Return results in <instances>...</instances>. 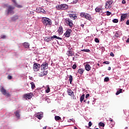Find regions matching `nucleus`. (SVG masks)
I'll return each mask as SVG.
<instances>
[{
    "label": "nucleus",
    "mask_w": 129,
    "mask_h": 129,
    "mask_svg": "<svg viewBox=\"0 0 129 129\" xmlns=\"http://www.w3.org/2000/svg\"><path fill=\"white\" fill-rule=\"evenodd\" d=\"M80 17L81 18H84L86 20H88V21H91L92 20V17H91V15L90 14L85 13V12H82L80 13Z\"/></svg>",
    "instance_id": "nucleus-1"
},
{
    "label": "nucleus",
    "mask_w": 129,
    "mask_h": 129,
    "mask_svg": "<svg viewBox=\"0 0 129 129\" xmlns=\"http://www.w3.org/2000/svg\"><path fill=\"white\" fill-rule=\"evenodd\" d=\"M56 8L58 11H61V10L63 11L65 10H68V9L69 8V7L67 4H61L59 5H57L56 6Z\"/></svg>",
    "instance_id": "nucleus-2"
},
{
    "label": "nucleus",
    "mask_w": 129,
    "mask_h": 129,
    "mask_svg": "<svg viewBox=\"0 0 129 129\" xmlns=\"http://www.w3.org/2000/svg\"><path fill=\"white\" fill-rule=\"evenodd\" d=\"M54 39H57V40H62V38L58 37L56 35H53L51 37H45L44 38V41L47 43H48V42H50L51 40H54Z\"/></svg>",
    "instance_id": "nucleus-3"
},
{
    "label": "nucleus",
    "mask_w": 129,
    "mask_h": 129,
    "mask_svg": "<svg viewBox=\"0 0 129 129\" xmlns=\"http://www.w3.org/2000/svg\"><path fill=\"white\" fill-rule=\"evenodd\" d=\"M42 22L44 25H45V26H47V25H52V20L48 18L43 17L42 19Z\"/></svg>",
    "instance_id": "nucleus-4"
},
{
    "label": "nucleus",
    "mask_w": 129,
    "mask_h": 129,
    "mask_svg": "<svg viewBox=\"0 0 129 129\" xmlns=\"http://www.w3.org/2000/svg\"><path fill=\"white\" fill-rule=\"evenodd\" d=\"M14 10H15V7L10 5L8 7V9L6 11V12L7 13L8 15L10 14H15V12H14Z\"/></svg>",
    "instance_id": "nucleus-5"
},
{
    "label": "nucleus",
    "mask_w": 129,
    "mask_h": 129,
    "mask_svg": "<svg viewBox=\"0 0 129 129\" xmlns=\"http://www.w3.org/2000/svg\"><path fill=\"white\" fill-rule=\"evenodd\" d=\"M33 97V93H28L27 94H25L23 96V100H29V99H31Z\"/></svg>",
    "instance_id": "nucleus-6"
},
{
    "label": "nucleus",
    "mask_w": 129,
    "mask_h": 129,
    "mask_svg": "<svg viewBox=\"0 0 129 129\" xmlns=\"http://www.w3.org/2000/svg\"><path fill=\"white\" fill-rule=\"evenodd\" d=\"M66 22V25L67 26H69L70 28H72L73 27V21L72 20H70L69 18H66L65 19Z\"/></svg>",
    "instance_id": "nucleus-7"
},
{
    "label": "nucleus",
    "mask_w": 129,
    "mask_h": 129,
    "mask_svg": "<svg viewBox=\"0 0 129 129\" xmlns=\"http://www.w3.org/2000/svg\"><path fill=\"white\" fill-rule=\"evenodd\" d=\"M1 92H2V94L3 95H5V96H7V97H10L11 96V94L9 93H7V90L5 89V88L4 87H1Z\"/></svg>",
    "instance_id": "nucleus-8"
},
{
    "label": "nucleus",
    "mask_w": 129,
    "mask_h": 129,
    "mask_svg": "<svg viewBox=\"0 0 129 129\" xmlns=\"http://www.w3.org/2000/svg\"><path fill=\"white\" fill-rule=\"evenodd\" d=\"M40 68H41V65L40 64L37 63H34L33 64V69L34 71H39Z\"/></svg>",
    "instance_id": "nucleus-9"
},
{
    "label": "nucleus",
    "mask_w": 129,
    "mask_h": 129,
    "mask_svg": "<svg viewBox=\"0 0 129 129\" xmlns=\"http://www.w3.org/2000/svg\"><path fill=\"white\" fill-rule=\"evenodd\" d=\"M35 116L37 117L38 119H42L44 117V113L43 112H38L35 113Z\"/></svg>",
    "instance_id": "nucleus-10"
},
{
    "label": "nucleus",
    "mask_w": 129,
    "mask_h": 129,
    "mask_svg": "<svg viewBox=\"0 0 129 129\" xmlns=\"http://www.w3.org/2000/svg\"><path fill=\"white\" fill-rule=\"evenodd\" d=\"M71 33H72V30L70 29H68L67 30L66 33H64V36H65L66 38H69L70 35H71Z\"/></svg>",
    "instance_id": "nucleus-11"
},
{
    "label": "nucleus",
    "mask_w": 129,
    "mask_h": 129,
    "mask_svg": "<svg viewBox=\"0 0 129 129\" xmlns=\"http://www.w3.org/2000/svg\"><path fill=\"white\" fill-rule=\"evenodd\" d=\"M41 70H46V69H48V63L44 62L41 66Z\"/></svg>",
    "instance_id": "nucleus-12"
},
{
    "label": "nucleus",
    "mask_w": 129,
    "mask_h": 129,
    "mask_svg": "<svg viewBox=\"0 0 129 129\" xmlns=\"http://www.w3.org/2000/svg\"><path fill=\"white\" fill-rule=\"evenodd\" d=\"M12 2L14 4V7H16V8H18V9H22L23 8L22 5L18 4L17 0H12Z\"/></svg>",
    "instance_id": "nucleus-13"
},
{
    "label": "nucleus",
    "mask_w": 129,
    "mask_h": 129,
    "mask_svg": "<svg viewBox=\"0 0 129 129\" xmlns=\"http://www.w3.org/2000/svg\"><path fill=\"white\" fill-rule=\"evenodd\" d=\"M117 38H120V32L116 31L114 34V36H113V39L116 40Z\"/></svg>",
    "instance_id": "nucleus-14"
},
{
    "label": "nucleus",
    "mask_w": 129,
    "mask_h": 129,
    "mask_svg": "<svg viewBox=\"0 0 129 129\" xmlns=\"http://www.w3.org/2000/svg\"><path fill=\"white\" fill-rule=\"evenodd\" d=\"M126 17H127V14L125 13L124 14H122L121 16L120 21L121 22H123L125 19H126Z\"/></svg>",
    "instance_id": "nucleus-15"
},
{
    "label": "nucleus",
    "mask_w": 129,
    "mask_h": 129,
    "mask_svg": "<svg viewBox=\"0 0 129 129\" xmlns=\"http://www.w3.org/2000/svg\"><path fill=\"white\" fill-rule=\"evenodd\" d=\"M11 20L12 22H16L18 19H19V16L18 15H14L12 17H11Z\"/></svg>",
    "instance_id": "nucleus-16"
},
{
    "label": "nucleus",
    "mask_w": 129,
    "mask_h": 129,
    "mask_svg": "<svg viewBox=\"0 0 129 129\" xmlns=\"http://www.w3.org/2000/svg\"><path fill=\"white\" fill-rule=\"evenodd\" d=\"M68 16L72 19V20H76L77 19V16L76 14H68Z\"/></svg>",
    "instance_id": "nucleus-17"
},
{
    "label": "nucleus",
    "mask_w": 129,
    "mask_h": 129,
    "mask_svg": "<svg viewBox=\"0 0 129 129\" xmlns=\"http://www.w3.org/2000/svg\"><path fill=\"white\" fill-rule=\"evenodd\" d=\"M67 55L68 56H74V51L72 50L71 49H70V50L68 51L67 52Z\"/></svg>",
    "instance_id": "nucleus-18"
},
{
    "label": "nucleus",
    "mask_w": 129,
    "mask_h": 129,
    "mask_svg": "<svg viewBox=\"0 0 129 129\" xmlns=\"http://www.w3.org/2000/svg\"><path fill=\"white\" fill-rule=\"evenodd\" d=\"M47 74H48V71H44L39 73V76L40 77H43V76H45V75H47Z\"/></svg>",
    "instance_id": "nucleus-19"
},
{
    "label": "nucleus",
    "mask_w": 129,
    "mask_h": 129,
    "mask_svg": "<svg viewBox=\"0 0 129 129\" xmlns=\"http://www.w3.org/2000/svg\"><path fill=\"white\" fill-rule=\"evenodd\" d=\"M85 68L86 71H90V70H91V67H90L89 64H86L85 65Z\"/></svg>",
    "instance_id": "nucleus-20"
},
{
    "label": "nucleus",
    "mask_w": 129,
    "mask_h": 129,
    "mask_svg": "<svg viewBox=\"0 0 129 129\" xmlns=\"http://www.w3.org/2000/svg\"><path fill=\"white\" fill-rule=\"evenodd\" d=\"M84 72V69H79L78 70V73H79V74H80L81 75H82Z\"/></svg>",
    "instance_id": "nucleus-21"
},
{
    "label": "nucleus",
    "mask_w": 129,
    "mask_h": 129,
    "mask_svg": "<svg viewBox=\"0 0 129 129\" xmlns=\"http://www.w3.org/2000/svg\"><path fill=\"white\" fill-rule=\"evenodd\" d=\"M57 31L59 34H63V27L62 26H60Z\"/></svg>",
    "instance_id": "nucleus-22"
},
{
    "label": "nucleus",
    "mask_w": 129,
    "mask_h": 129,
    "mask_svg": "<svg viewBox=\"0 0 129 129\" xmlns=\"http://www.w3.org/2000/svg\"><path fill=\"white\" fill-rule=\"evenodd\" d=\"M23 46H24V48H29L30 44L28 42H24L23 43Z\"/></svg>",
    "instance_id": "nucleus-23"
},
{
    "label": "nucleus",
    "mask_w": 129,
    "mask_h": 129,
    "mask_svg": "<svg viewBox=\"0 0 129 129\" xmlns=\"http://www.w3.org/2000/svg\"><path fill=\"white\" fill-rule=\"evenodd\" d=\"M95 11L96 13H100V12H101L102 10H101V9H100L98 7H97L96 8H95Z\"/></svg>",
    "instance_id": "nucleus-24"
},
{
    "label": "nucleus",
    "mask_w": 129,
    "mask_h": 129,
    "mask_svg": "<svg viewBox=\"0 0 129 129\" xmlns=\"http://www.w3.org/2000/svg\"><path fill=\"white\" fill-rule=\"evenodd\" d=\"M69 81L70 84H72V81H73V77L72 75H70L69 76Z\"/></svg>",
    "instance_id": "nucleus-25"
},
{
    "label": "nucleus",
    "mask_w": 129,
    "mask_h": 129,
    "mask_svg": "<svg viewBox=\"0 0 129 129\" xmlns=\"http://www.w3.org/2000/svg\"><path fill=\"white\" fill-rule=\"evenodd\" d=\"M84 98H85V95L83 94L80 97V102H82L84 100Z\"/></svg>",
    "instance_id": "nucleus-26"
},
{
    "label": "nucleus",
    "mask_w": 129,
    "mask_h": 129,
    "mask_svg": "<svg viewBox=\"0 0 129 129\" xmlns=\"http://www.w3.org/2000/svg\"><path fill=\"white\" fill-rule=\"evenodd\" d=\"M15 115L17 118H20V112L19 111H16L15 112Z\"/></svg>",
    "instance_id": "nucleus-27"
},
{
    "label": "nucleus",
    "mask_w": 129,
    "mask_h": 129,
    "mask_svg": "<svg viewBox=\"0 0 129 129\" xmlns=\"http://www.w3.org/2000/svg\"><path fill=\"white\" fill-rule=\"evenodd\" d=\"M121 92H122V89H119V90L117 91V92L115 93V94L116 95H118V94H120V93H121Z\"/></svg>",
    "instance_id": "nucleus-28"
},
{
    "label": "nucleus",
    "mask_w": 129,
    "mask_h": 129,
    "mask_svg": "<svg viewBox=\"0 0 129 129\" xmlns=\"http://www.w3.org/2000/svg\"><path fill=\"white\" fill-rule=\"evenodd\" d=\"M68 93L69 94V95H72L74 93L73 91L71 90H68Z\"/></svg>",
    "instance_id": "nucleus-29"
},
{
    "label": "nucleus",
    "mask_w": 129,
    "mask_h": 129,
    "mask_svg": "<svg viewBox=\"0 0 129 129\" xmlns=\"http://www.w3.org/2000/svg\"><path fill=\"white\" fill-rule=\"evenodd\" d=\"M105 7L106 9H110V8H111V7L109 5L107 2L105 3Z\"/></svg>",
    "instance_id": "nucleus-30"
},
{
    "label": "nucleus",
    "mask_w": 129,
    "mask_h": 129,
    "mask_svg": "<svg viewBox=\"0 0 129 129\" xmlns=\"http://www.w3.org/2000/svg\"><path fill=\"white\" fill-rule=\"evenodd\" d=\"M81 51H82L83 52H86V53H89V52H90V50L89 49H82Z\"/></svg>",
    "instance_id": "nucleus-31"
},
{
    "label": "nucleus",
    "mask_w": 129,
    "mask_h": 129,
    "mask_svg": "<svg viewBox=\"0 0 129 129\" xmlns=\"http://www.w3.org/2000/svg\"><path fill=\"white\" fill-rule=\"evenodd\" d=\"M105 125V124H104V123H103L102 122H100L99 123V126H102V127H104Z\"/></svg>",
    "instance_id": "nucleus-32"
},
{
    "label": "nucleus",
    "mask_w": 129,
    "mask_h": 129,
    "mask_svg": "<svg viewBox=\"0 0 129 129\" xmlns=\"http://www.w3.org/2000/svg\"><path fill=\"white\" fill-rule=\"evenodd\" d=\"M40 12L41 14H46V13H47V12H46V11H45V10L42 9H40Z\"/></svg>",
    "instance_id": "nucleus-33"
},
{
    "label": "nucleus",
    "mask_w": 129,
    "mask_h": 129,
    "mask_svg": "<svg viewBox=\"0 0 129 129\" xmlns=\"http://www.w3.org/2000/svg\"><path fill=\"white\" fill-rule=\"evenodd\" d=\"M54 118L55 120H60V119H61V117L59 116H55Z\"/></svg>",
    "instance_id": "nucleus-34"
},
{
    "label": "nucleus",
    "mask_w": 129,
    "mask_h": 129,
    "mask_svg": "<svg viewBox=\"0 0 129 129\" xmlns=\"http://www.w3.org/2000/svg\"><path fill=\"white\" fill-rule=\"evenodd\" d=\"M104 82H108L109 81V77H106L104 79Z\"/></svg>",
    "instance_id": "nucleus-35"
},
{
    "label": "nucleus",
    "mask_w": 129,
    "mask_h": 129,
    "mask_svg": "<svg viewBox=\"0 0 129 129\" xmlns=\"http://www.w3.org/2000/svg\"><path fill=\"white\" fill-rule=\"evenodd\" d=\"M71 121H73V122H75V120H74L73 118L70 119L68 120V122H71Z\"/></svg>",
    "instance_id": "nucleus-36"
},
{
    "label": "nucleus",
    "mask_w": 129,
    "mask_h": 129,
    "mask_svg": "<svg viewBox=\"0 0 129 129\" xmlns=\"http://www.w3.org/2000/svg\"><path fill=\"white\" fill-rule=\"evenodd\" d=\"M112 22L113 23H118V19H114L112 20Z\"/></svg>",
    "instance_id": "nucleus-37"
},
{
    "label": "nucleus",
    "mask_w": 129,
    "mask_h": 129,
    "mask_svg": "<svg viewBox=\"0 0 129 129\" xmlns=\"http://www.w3.org/2000/svg\"><path fill=\"white\" fill-rule=\"evenodd\" d=\"M45 92L46 93H49L50 92V88L48 87L46 90H45Z\"/></svg>",
    "instance_id": "nucleus-38"
},
{
    "label": "nucleus",
    "mask_w": 129,
    "mask_h": 129,
    "mask_svg": "<svg viewBox=\"0 0 129 129\" xmlns=\"http://www.w3.org/2000/svg\"><path fill=\"white\" fill-rule=\"evenodd\" d=\"M107 3H108V4H109V6L110 7L111 6V5L112 4V1H108L107 2Z\"/></svg>",
    "instance_id": "nucleus-39"
},
{
    "label": "nucleus",
    "mask_w": 129,
    "mask_h": 129,
    "mask_svg": "<svg viewBox=\"0 0 129 129\" xmlns=\"http://www.w3.org/2000/svg\"><path fill=\"white\" fill-rule=\"evenodd\" d=\"M94 41L96 43H99V39L97 38H95Z\"/></svg>",
    "instance_id": "nucleus-40"
},
{
    "label": "nucleus",
    "mask_w": 129,
    "mask_h": 129,
    "mask_svg": "<svg viewBox=\"0 0 129 129\" xmlns=\"http://www.w3.org/2000/svg\"><path fill=\"white\" fill-rule=\"evenodd\" d=\"M77 67V65H76V64H73L72 68L73 69L75 70V69H76Z\"/></svg>",
    "instance_id": "nucleus-41"
},
{
    "label": "nucleus",
    "mask_w": 129,
    "mask_h": 129,
    "mask_svg": "<svg viewBox=\"0 0 129 129\" xmlns=\"http://www.w3.org/2000/svg\"><path fill=\"white\" fill-rule=\"evenodd\" d=\"M41 10V8H37L36 9V13H41V12L40 11Z\"/></svg>",
    "instance_id": "nucleus-42"
},
{
    "label": "nucleus",
    "mask_w": 129,
    "mask_h": 129,
    "mask_svg": "<svg viewBox=\"0 0 129 129\" xmlns=\"http://www.w3.org/2000/svg\"><path fill=\"white\" fill-rule=\"evenodd\" d=\"M79 0H73V2L72 3V4H77V3L78 2Z\"/></svg>",
    "instance_id": "nucleus-43"
},
{
    "label": "nucleus",
    "mask_w": 129,
    "mask_h": 129,
    "mask_svg": "<svg viewBox=\"0 0 129 129\" xmlns=\"http://www.w3.org/2000/svg\"><path fill=\"white\" fill-rule=\"evenodd\" d=\"M106 15H107V16H110V15H111V13L109 11H107Z\"/></svg>",
    "instance_id": "nucleus-44"
},
{
    "label": "nucleus",
    "mask_w": 129,
    "mask_h": 129,
    "mask_svg": "<svg viewBox=\"0 0 129 129\" xmlns=\"http://www.w3.org/2000/svg\"><path fill=\"white\" fill-rule=\"evenodd\" d=\"M110 62L108 61H104L103 63L104 64H106L107 65H108L109 64Z\"/></svg>",
    "instance_id": "nucleus-45"
},
{
    "label": "nucleus",
    "mask_w": 129,
    "mask_h": 129,
    "mask_svg": "<svg viewBox=\"0 0 129 129\" xmlns=\"http://www.w3.org/2000/svg\"><path fill=\"white\" fill-rule=\"evenodd\" d=\"M110 55L111 56V57H114V54H113V52H111L110 53Z\"/></svg>",
    "instance_id": "nucleus-46"
},
{
    "label": "nucleus",
    "mask_w": 129,
    "mask_h": 129,
    "mask_svg": "<svg viewBox=\"0 0 129 129\" xmlns=\"http://www.w3.org/2000/svg\"><path fill=\"white\" fill-rule=\"evenodd\" d=\"M8 79H9V80H11V79H12V78H13V77H12V76L9 75L8 76Z\"/></svg>",
    "instance_id": "nucleus-47"
},
{
    "label": "nucleus",
    "mask_w": 129,
    "mask_h": 129,
    "mask_svg": "<svg viewBox=\"0 0 129 129\" xmlns=\"http://www.w3.org/2000/svg\"><path fill=\"white\" fill-rule=\"evenodd\" d=\"M126 2L125 1V0H122V4L123 5H125V4H126Z\"/></svg>",
    "instance_id": "nucleus-48"
},
{
    "label": "nucleus",
    "mask_w": 129,
    "mask_h": 129,
    "mask_svg": "<svg viewBox=\"0 0 129 129\" xmlns=\"http://www.w3.org/2000/svg\"><path fill=\"white\" fill-rule=\"evenodd\" d=\"M89 96H90V95L89 94H87V95H86L85 98H88Z\"/></svg>",
    "instance_id": "nucleus-49"
},
{
    "label": "nucleus",
    "mask_w": 129,
    "mask_h": 129,
    "mask_svg": "<svg viewBox=\"0 0 129 129\" xmlns=\"http://www.w3.org/2000/svg\"><path fill=\"white\" fill-rule=\"evenodd\" d=\"M91 125H92V123L91 122V121H89V126H91Z\"/></svg>",
    "instance_id": "nucleus-50"
},
{
    "label": "nucleus",
    "mask_w": 129,
    "mask_h": 129,
    "mask_svg": "<svg viewBox=\"0 0 129 129\" xmlns=\"http://www.w3.org/2000/svg\"><path fill=\"white\" fill-rule=\"evenodd\" d=\"M5 38H6V35L1 36V39H5Z\"/></svg>",
    "instance_id": "nucleus-51"
},
{
    "label": "nucleus",
    "mask_w": 129,
    "mask_h": 129,
    "mask_svg": "<svg viewBox=\"0 0 129 129\" xmlns=\"http://www.w3.org/2000/svg\"><path fill=\"white\" fill-rule=\"evenodd\" d=\"M126 25H127L128 26H129V20H127V21L126 22Z\"/></svg>",
    "instance_id": "nucleus-52"
},
{
    "label": "nucleus",
    "mask_w": 129,
    "mask_h": 129,
    "mask_svg": "<svg viewBox=\"0 0 129 129\" xmlns=\"http://www.w3.org/2000/svg\"><path fill=\"white\" fill-rule=\"evenodd\" d=\"M30 84H31V88H32V89H33V82H31L30 83Z\"/></svg>",
    "instance_id": "nucleus-53"
},
{
    "label": "nucleus",
    "mask_w": 129,
    "mask_h": 129,
    "mask_svg": "<svg viewBox=\"0 0 129 129\" xmlns=\"http://www.w3.org/2000/svg\"><path fill=\"white\" fill-rule=\"evenodd\" d=\"M109 120L110 121H111V122H112L113 121V120L112 119H111V118H110Z\"/></svg>",
    "instance_id": "nucleus-54"
},
{
    "label": "nucleus",
    "mask_w": 129,
    "mask_h": 129,
    "mask_svg": "<svg viewBox=\"0 0 129 129\" xmlns=\"http://www.w3.org/2000/svg\"><path fill=\"white\" fill-rule=\"evenodd\" d=\"M39 33V30L36 31V32H33V34H38Z\"/></svg>",
    "instance_id": "nucleus-55"
},
{
    "label": "nucleus",
    "mask_w": 129,
    "mask_h": 129,
    "mask_svg": "<svg viewBox=\"0 0 129 129\" xmlns=\"http://www.w3.org/2000/svg\"><path fill=\"white\" fill-rule=\"evenodd\" d=\"M81 27L83 29L84 28V24H81Z\"/></svg>",
    "instance_id": "nucleus-56"
},
{
    "label": "nucleus",
    "mask_w": 129,
    "mask_h": 129,
    "mask_svg": "<svg viewBox=\"0 0 129 129\" xmlns=\"http://www.w3.org/2000/svg\"><path fill=\"white\" fill-rule=\"evenodd\" d=\"M102 50L103 51H105V48H104V47H102Z\"/></svg>",
    "instance_id": "nucleus-57"
},
{
    "label": "nucleus",
    "mask_w": 129,
    "mask_h": 129,
    "mask_svg": "<svg viewBox=\"0 0 129 129\" xmlns=\"http://www.w3.org/2000/svg\"><path fill=\"white\" fill-rule=\"evenodd\" d=\"M36 86H35V84L33 83V88H35Z\"/></svg>",
    "instance_id": "nucleus-58"
},
{
    "label": "nucleus",
    "mask_w": 129,
    "mask_h": 129,
    "mask_svg": "<svg viewBox=\"0 0 129 129\" xmlns=\"http://www.w3.org/2000/svg\"><path fill=\"white\" fill-rule=\"evenodd\" d=\"M108 70H109V71L111 70V68L110 67H109L108 68Z\"/></svg>",
    "instance_id": "nucleus-59"
},
{
    "label": "nucleus",
    "mask_w": 129,
    "mask_h": 129,
    "mask_svg": "<svg viewBox=\"0 0 129 129\" xmlns=\"http://www.w3.org/2000/svg\"><path fill=\"white\" fill-rule=\"evenodd\" d=\"M126 43H129V38L127 39V40L126 41Z\"/></svg>",
    "instance_id": "nucleus-60"
},
{
    "label": "nucleus",
    "mask_w": 129,
    "mask_h": 129,
    "mask_svg": "<svg viewBox=\"0 0 129 129\" xmlns=\"http://www.w3.org/2000/svg\"><path fill=\"white\" fill-rule=\"evenodd\" d=\"M112 126H113V125H114V124H115V123L114 122H112Z\"/></svg>",
    "instance_id": "nucleus-61"
},
{
    "label": "nucleus",
    "mask_w": 129,
    "mask_h": 129,
    "mask_svg": "<svg viewBox=\"0 0 129 129\" xmlns=\"http://www.w3.org/2000/svg\"><path fill=\"white\" fill-rule=\"evenodd\" d=\"M8 4H5V7H7V8H8V7H9V6H8Z\"/></svg>",
    "instance_id": "nucleus-62"
},
{
    "label": "nucleus",
    "mask_w": 129,
    "mask_h": 129,
    "mask_svg": "<svg viewBox=\"0 0 129 129\" xmlns=\"http://www.w3.org/2000/svg\"><path fill=\"white\" fill-rule=\"evenodd\" d=\"M46 128H47V126H44L43 127V129H46Z\"/></svg>",
    "instance_id": "nucleus-63"
},
{
    "label": "nucleus",
    "mask_w": 129,
    "mask_h": 129,
    "mask_svg": "<svg viewBox=\"0 0 129 129\" xmlns=\"http://www.w3.org/2000/svg\"><path fill=\"white\" fill-rule=\"evenodd\" d=\"M94 103H95V102H94V100H93V101L92 104H94Z\"/></svg>",
    "instance_id": "nucleus-64"
}]
</instances>
